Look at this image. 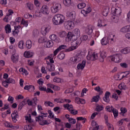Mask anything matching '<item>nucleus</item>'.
<instances>
[{"label":"nucleus","mask_w":130,"mask_h":130,"mask_svg":"<svg viewBox=\"0 0 130 130\" xmlns=\"http://www.w3.org/2000/svg\"><path fill=\"white\" fill-rule=\"evenodd\" d=\"M52 21L54 25H61L64 22V16L61 14L55 15Z\"/></svg>","instance_id":"obj_1"},{"label":"nucleus","mask_w":130,"mask_h":130,"mask_svg":"<svg viewBox=\"0 0 130 130\" xmlns=\"http://www.w3.org/2000/svg\"><path fill=\"white\" fill-rule=\"evenodd\" d=\"M61 10V5L59 3H54L52 7H51V11L53 14H56Z\"/></svg>","instance_id":"obj_2"},{"label":"nucleus","mask_w":130,"mask_h":130,"mask_svg":"<svg viewBox=\"0 0 130 130\" xmlns=\"http://www.w3.org/2000/svg\"><path fill=\"white\" fill-rule=\"evenodd\" d=\"M110 57L112 61L118 63V62H120L121 59H122V55H121V54H115Z\"/></svg>","instance_id":"obj_3"},{"label":"nucleus","mask_w":130,"mask_h":130,"mask_svg":"<svg viewBox=\"0 0 130 130\" xmlns=\"http://www.w3.org/2000/svg\"><path fill=\"white\" fill-rule=\"evenodd\" d=\"M36 121H39L40 122V125H48L49 123L47 122V120H44V115H39L38 117H36Z\"/></svg>","instance_id":"obj_4"},{"label":"nucleus","mask_w":130,"mask_h":130,"mask_svg":"<svg viewBox=\"0 0 130 130\" xmlns=\"http://www.w3.org/2000/svg\"><path fill=\"white\" fill-rule=\"evenodd\" d=\"M79 37L74 35L72 32H69L67 34V36L66 37L67 40L68 41H75L78 40L79 39Z\"/></svg>","instance_id":"obj_5"},{"label":"nucleus","mask_w":130,"mask_h":130,"mask_svg":"<svg viewBox=\"0 0 130 130\" xmlns=\"http://www.w3.org/2000/svg\"><path fill=\"white\" fill-rule=\"evenodd\" d=\"M80 42L78 41V40L76 41H72V42L71 43V45H72L71 47H70L68 49L66 50V52L68 51H73V50H75V49H77V45L79 44Z\"/></svg>","instance_id":"obj_6"},{"label":"nucleus","mask_w":130,"mask_h":130,"mask_svg":"<svg viewBox=\"0 0 130 130\" xmlns=\"http://www.w3.org/2000/svg\"><path fill=\"white\" fill-rule=\"evenodd\" d=\"M64 26L66 29H67V30H71V29H73V28H74V26H75V23H74V22H73V20L67 21L64 22Z\"/></svg>","instance_id":"obj_7"},{"label":"nucleus","mask_w":130,"mask_h":130,"mask_svg":"<svg viewBox=\"0 0 130 130\" xmlns=\"http://www.w3.org/2000/svg\"><path fill=\"white\" fill-rule=\"evenodd\" d=\"M111 95V93L109 91H106L105 94V96L103 98V100L106 103H109L110 102V99L109 96Z\"/></svg>","instance_id":"obj_8"},{"label":"nucleus","mask_w":130,"mask_h":130,"mask_svg":"<svg viewBox=\"0 0 130 130\" xmlns=\"http://www.w3.org/2000/svg\"><path fill=\"white\" fill-rule=\"evenodd\" d=\"M86 57L88 60H96V59H98V55L97 54L93 53L92 55H88Z\"/></svg>","instance_id":"obj_9"},{"label":"nucleus","mask_w":130,"mask_h":130,"mask_svg":"<svg viewBox=\"0 0 130 130\" xmlns=\"http://www.w3.org/2000/svg\"><path fill=\"white\" fill-rule=\"evenodd\" d=\"M41 12L44 15H48L49 14V10H48V7L46 5H44L41 8Z\"/></svg>","instance_id":"obj_10"},{"label":"nucleus","mask_w":130,"mask_h":130,"mask_svg":"<svg viewBox=\"0 0 130 130\" xmlns=\"http://www.w3.org/2000/svg\"><path fill=\"white\" fill-rule=\"evenodd\" d=\"M19 117V114H18V111H14V112L11 114V117L12 120L14 122H17V118Z\"/></svg>","instance_id":"obj_11"},{"label":"nucleus","mask_w":130,"mask_h":130,"mask_svg":"<svg viewBox=\"0 0 130 130\" xmlns=\"http://www.w3.org/2000/svg\"><path fill=\"white\" fill-rule=\"evenodd\" d=\"M113 15L115 17V16H117V17H119L121 15V10L119 8L115 9L114 12L112 13Z\"/></svg>","instance_id":"obj_12"},{"label":"nucleus","mask_w":130,"mask_h":130,"mask_svg":"<svg viewBox=\"0 0 130 130\" xmlns=\"http://www.w3.org/2000/svg\"><path fill=\"white\" fill-rule=\"evenodd\" d=\"M15 80L13 78H8L6 81L2 82V85H5V84H15Z\"/></svg>","instance_id":"obj_13"},{"label":"nucleus","mask_w":130,"mask_h":130,"mask_svg":"<svg viewBox=\"0 0 130 130\" xmlns=\"http://www.w3.org/2000/svg\"><path fill=\"white\" fill-rule=\"evenodd\" d=\"M86 60H83L81 63H79L77 65L78 70H84L85 67H86Z\"/></svg>","instance_id":"obj_14"},{"label":"nucleus","mask_w":130,"mask_h":130,"mask_svg":"<svg viewBox=\"0 0 130 130\" xmlns=\"http://www.w3.org/2000/svg\"><path fill=\"white\" fill-rule=\"evenodd\" d=\"M106 57V52L105 51H102L100 56V61L101 62H103L104 61V59H105Z\"/></svg>","instance_id":"obj_15"},{"label":"nucleus","mask_w":130,"mask_h":130,"mask_svg":"<svg viewBox=\"0 0 130 130\" xmlns=\"http://www.w3.org/2000/svg\"><path fill=\"white\" fill-rule=\"evenodd\" d=\"M8 12L9 13L7 15V16L3 19L4 21H5V22H6V23H8V22H9V17H10V16H11V15H13V14H14V11L9 9L8 10Z\"/></svg>","instance_id":"obj_16"},{"label":"nucleus","mask_w":130,"mask_h":130,"mask_svg":"<svg viewBox=\"0 0 130 130\" xmlns=\"http://www.w3.org/2000/svg\"><path fill=\"white\" fill-rule=\"evenodd\" d=\"M85 33L87 35H91L93 33V27H92V26H89L86 27Z\"/></svg>","instance_id":"obj_17"},{"label":"nucleus","mask_w":130,"mask_h":130,"mask_svg":"<svg viewBox=\"0 0 130 130\" xmlns=\"http://www.w3.org/2000/svg\"><path fill=\"white\" fill-rule=\"evenodd\" d=\"M69 18L72 21H75L76 19V12H75V11H72L71 12L69 13Z\"/></svg>","instance_id":"obj_18"},{"label":"nucleus","mask_w":130,"mask_h":130,"mask_svg":"<svg viewBox=\"0 0 130 130\" xmlns=\"http://www.w3.org/2000/svg\"><path fill=\"white\" fill-rule=\"evenodd\" d=\"M24 55L25 57H27V58L32 57V56L34 55V53L30 51H25L24 53Z\"/></svg>","instance_id":"obj_19"},{"label":"nucleus","mask_w":130,"mask_h":130,"mask_svg":"<svg viewBox=\"0 0 130 130\" xmlns=\"http://www.w3.org/2000/svg\"><path fill=\"white\" fill-rule=\"evenodd\" d=\"M108 38H110V36H108V38H104L102 40H101V43L102 45H107L108 44Z\"/></svg>","instance_id":"obj_20"},{"label":"nucleus","mask_w":130,"mask_h":130,"mask_svg":"<svg viewBox=\"0 0 130 130\" xmlns=\"http://www.w3.org/2000/svg\"><path fill=\"white\" fill-rule=\"evenodd\" d=\"M72 34L75 35V36H77V37L80 38V35H81V32L80 31V29L78 28L75 29L73 30Z\"/></svg>","instance_id":"obj_21"},{"label":"nucleus","mask_w":130,"mask_h":130,"mask_svg":"<svg viewBox=\"0 0 130 130\" xmlns=\"http://www.w3.org/2000/svg\"><path fill=\"white\" fill-rule=\"evenodd\" d=\"M108 12H109V8L105 7L102 12V15L105 17H107V15H108Z\"/></svg>","instance_id":"obj_22"},{"label":"nucleus","mask_w":130,"mask_h":130,"mask_svg":"<svg viewBox=\"0 0 130 130\" xmlns=\"http://www.w3.org/2000/svg\"><path fill=\"white\" fill-rule=\"evenodd\" d=\"M11 58L13 62H14V63H16V62H18L19 58L16 55H12L11 57Z\"/></svg>","instance_id":"obj_23"},{"label":"nucleus","mask_w":130,"mask_h":130,"mask_svg":"<svg viewBox=\"0 0 130 130\" xmlns=\"http://www.w3.org/2000/svg\"><path fill=\"white\" fill-rule=\"evenodd\" d=\"M5 29L7 34H8L9 33H11V32H12V28H11V25L10 24H7L5 26Z\"/></svg>","instance_id":"obj_24"},{"label":"nucleus","mask_w":130,"mask_h":130,"mask_svg":"<svg viewBox=\"0 0 130 130\" xmlns=\"http://www.w3.org/2000/svg\"><path fill=\"white\" fill-rule=\"evenodd\" d=\"M63 107L68 109L69 111H71V109H74V108L73 107V105H70L69 104H66L64 105Z\"/></svg>","instance_id":"obj_25"},{"label":"nucleus","mask_w":130,"mask_h":130,"mask_svg":"<svg viewBox=\"0 0 130 130\" xmlns=\"http://www.w3.org/2000/svg\"><path fill=\"white\" fill-rule=\"evenodd\" d=\"M47 68L49 72H53V71H54V65L53 64L49 63L47 66Z\"/></svg>","instance_id":"obj_26"},{"label":"nucleus","mask_w":130,"mask_h":130,"mask_svg":"<svg viewBox=\"0 0 130 130\" xmlns=\"http://www.w3.org/2000/svg\"><path fill=\"white\" fill-rule=\"evenodd\" d=\"M26 47L27 48H28V49H30L32 47V42L31 40H27L26 42Z\"/></svg>","instance_id":"obj_27"},{"label":"nucleus","mask_w":130,"mask_h":130,"mask_svg":"<svg viewBox=\"0 0 130 130\" xmlns=\"http://www.w3.org/2000/svg\"><path fill=\"white\" fill-rule=\"evenodd\" d=\"M59 36L61 38L66 37L68 36V34L66 31H61L58 34Z\"/></svg>","instance_id":"obj_28"},{"label":"nucleus","mask_w":130,"mask_h":130,"mask_svg":"<svg viewBox=\"0 0 130 130\" xmlns=\"http://www.w3.org/2000/svg\"><path fill=\"white\" fill-rule=\"evenodd\" d=\"M100 98V95H95L93 97L92 99L91 100V102H98V101H99V99Z\"/></svg>","instance_id":"obj_29"},{"label":"nucleus","mask_w":130,"mask_h":130,"mask_svg":"<svg viewBox=\"0 0 130 130\" xmlns=\"http://www.w3.org/2000/svg\"><path fill=\"white\" fill-rule=\"evenodd\" d=\"M47 32H48V27H45V28L41 29V34L44 36H45V35H46V33H47Z\"/></svg>","instance_id":"obj_30"},{"label":"nucleus","mask_w":130,"mask_h":130,"mask_svg":"<svg viewBox=\"0 0 130 130\" xmlns=\"http://www.w3.org/2000/svg\"><path fill=\"white\" fill-rule=\"evenodd\" d=\"M86 7V3H80L77 5V8L79 9L80 10H82V9H84V8H85Z\"/></svg>","instance_id":"obj_31"},{"label":"nucleus","mask_w":130,"mask_h":130,"mask_svg":"<svg viewBox=\"0 0 130 130\" xmlns=\"http://www.w3.org/2000/svg\"><path fill=\"white\" fill-rule=\"evenodd\" d=\"M53 42L52 41H49L46 43V46L48 48H50V47H52L53 46Z\"/></svg>","instance_id":"obj_32"},{"label":"nucleus","mask_w":130,"mask_h":130,"mask_svg":"<svg viewBox=\"0 0 130 130\" xmlns=\"http://www.w3.org/2000/svg\"><path fill=\"white\" fill-rule=\"evenodd\" d=\"M75 57H76V59H77V63L78 62H80V61H81V60L82 59V54H77L75 56Z\"/></svg>","instance_id":"obj_33"},{"label":"nucleus","mask_w":130,"mask_h":130,"mask_svg":"<svg viewBox=\"0 0 130 130\" xmlns=\"http://www.w3.org/2000/svg\"><path fill=\"white\" fill-rule=\"evenodd\" d=\"M112 112H113L114 117L116 118L118 116V111L116 109L113 108Z\"/></svg>","instance_id":"obj_34"},{"label":"nucleus","mask_w":130,"mask_h":130,"mask_svg":"<svg viewBox=\"0 0 130 130\" xmlns=\"http://www.w3.org/2000/svg\"><path fill=\"white\" fill-rule=\"evenodd\" d=\"M103 110V106L98 105L96 106L95 111H98V112H100V111Z\"/></svg>","instance_id":"obj_35"},{"label":"nucleus","mask_w":130,"mask_h":130,"mask_svg":"<svg viewBox=\"0 0 130 130\" xmlns=\"http://www.w3.org/2000/svg\"><path fill=\"white\" fill-rule=\"evenodd\" d=\"M38 34H39V31H38V30L37 29H35L32 31V35L34 36V37H37L38 36Z\"/></svg>","instance_id":"obj_36"},{"label":"nucleus","mask_w":130,"mask_h":130,"mask_svg":"<svg viewBox=\"0 0 130 130\" xmlns=\"http://www.w3.org/2000/svg\"><path fill=\"white\" fill-rule=\"evenodd\" d=\"M91 8L90 7H88L87 8H86V10H83L81 11V13H85V14H89V13H91Z\"/></svg>","instance_id":"obj_37"},{"label":"nucleus","mask_w":130,"mask_h":130,"mask_svg":"<svg viewBox=\"0 0 130 130\" xmlns=\"http://www.w3.org/2000/svg\"><path fill=\"white\" fill-rule=\"evenodd\" d=\"M68 121L70 123H71L72 124H75L77 122L76 119H74L73 118H69Z\"/></svg>","instance_id":"obj_38"},{"label":"nucleus","mask_w":130,"mask_h":130,"mask_svg":"<svg viewBox=\"0 0 130 130\" xmlns=\"http://www.w3.org/2000/svg\"><path fill=\"white\" fill-rule=\"evenodd\" d=\"M98 27H105L106 26V24H103V22H102V20H99L98 23Z\"/></svg>","instance_id":"obj_39"},{"label":"nucleus","mask_w":130,"mask_h":130,"mask_svg":"<svg viewBox=\"0 0 130 130\" xmlns=\"http://www.w3.org/2000/svg\"><path fill=\"white\" fill-rule=\"evenodd\" d=\"M45 105H46V104L48 105V106H50V107H53L54 106V104L51 102L50 101H46L44 103Z\"/></svg>","instance_id":"obj_40"},{"label":"nucleus","mask_w":130,"mask_h":130,"mask_svg":"<svg viewBox=\"0 0 130 130\" xmlns=\"http://www.w3.org/2000/svg\"><path fill=\"white\" fill-rule=\"evenodd\" d=\"M24 41H20L18 43V47L20 48V49H23L24 48Z\"/></svg>","instance_id":"obj_41"},{"label":"nucleus","mask_w":130,"mask_h":130,"mask_svg":"<svg viewBox=\"0 0 130 130\" xmlns=\"http://www.w3.org/2000/svg\"><path fill=\"white\" fill-rule=\"evenodd\" d=\"M64 53H60L57 56V58L59 59H63V58H64Z\"/></svg>","instance_id":"obj_42"},{"label":"nucleus","mask_w":130,"mask_h":130,"mask_svg":"<svg viewBox=\"0 0 130 130\" xmlns=\"http://www.w3.org/2000/svg\"><path fill=\"white\" fill-rule=\"evenodd\" d=\"M63 3L64 6L69 7L71 5V0H63Z\"/></svg>","instance_id":"obj_43"},{"label":"nucleus","mask_w":130,"mask_h":130,"mask_svg":"<svg viewBox=\"0 0 130 130\" xmlns=\"http://www.w3.org/2000/svg\"><path fill=\"white\" fill-rule=\"evenodd\" d=\"M28 116H28L25 117L26 120H27L29 123H30L31 122H33V120H32V119L31 118V114H29Z\"/></svg>","instance_id":"obj_44"},{"label":"nucleus","mask_w":130,"mask_h":130,"mask_svg":"<svg viewBox=\"0 0 130 130\" xmlns=\"http://www.w3.org/2000/svg\"><path fill=\"white\" fill-rule=\"evenodd\" d=\"M21 24H22V25H24V26L25 27H27L28 26V21L25 20V19H24V18H23L22 19Z\"/></svg>","instance_id":"obj_45"},{"label":"nucleus","mask_w":130,"mask_h":130,"mask_svg":"<svg viewBox=\"0 0 130 130\" xmlns=\"http://www.w3.org/2000/svg\"><path fill=\"white\" fill-rule=\"evenodd\" d=\"M24 106H25V105L23 104V103H20L18 107V111H20V110H22V108H23Z\"/></svg>","instance_id":"obj_46"},{"label":"nucleus","mask_w":130,"mask_h":130,"mask_svg":"<svg viewBox=\"0 0 130 130\" xmlns=\"http://www.w3.org/2000/svg\"><path fill=\"white\" fill-rule=\"evenodd\" d=\"M106 109H107V111H109V112H112L113 107L108 106L106 107Z\"/></svg>","instance_id":"obj_47"},{"label":"nucleus","mask_w":130,"mask_h":130,"mask_svg":"<svg viewBox=\"0 0 130 130\" xmlns=\"http://www.w3.org/2000/svg\"><path fill=\"white\" fill-rule=\"evenodd\" d=\"M71 61H72L74 63H78V62L77 61L78 59L76 58V56L74 57H72V58H70Z\"/></svg>","instance_id":"obj_48"},{"label":"nucleus","mask_w":130,"mask_h":130,"mask_svg":"<svg viewBox=\"0 0 130 130\" xmlns=\"http://www.w3.org/2000/svg\"><path fill=\"white\" fill-rule=\"evenodd\" d=\"M50 38L52 41H55L56 40V35H52L50 36Z\"/></svg>","instance_id":"obj_49"},{"label":"nucleus","mask_w":130,"mask_h":130,"mask_svg":"<svg viewBox=\"0 0 130 130\" xmlns=\"http://www.w3.org/2000/svg\"><path fill=\"white\" fill-rule=\"evenodd\" d=\"M53 82L55 83H60V82H61V79L59 78L55 77L53 79Z\"/></svg>","instance_id":"obj_50"},{"label":"nucleus","mask_w":130,"mask_h":130,"mask_svg":"<svg viewBox=\"0 0 130 130\" xmlns=\"http://www.w3.org/2000/svg\"><path fill=\"white\" fill-rule=\"evenodd\" d=\"M66 48H67V46L64 45H61L59 46L58 48H57L59 51H60V50H62V49H66Z\"/></svg>","instance_id":"obj_51"},{"label":"nucleus","mask_w":130,"mask_h":130,"mask_svg":"<svg viewBox=\"0 0 130 130\" xmlns=\"http://www.w3.org/2000/svg\"><path fill=\"white\" fill-rule=\"evenodd\" d=\"M88 91V89L87 88H84L81 92V97H84V96H85V93H86V92H87Z\"/></svg>","instance_id":"obj_52"},{"label":"nucleus","mask_w":130,"mask_h":130,"mask_svg":"<svg viewBox=\"0 0 130 130\" xmlns=\"http://www.w3.org/2000/svg\"><path fill=\"white\" fill-rule=\"evenodd\" d=\"M35 90V87L33 85H29L28 91L29 92H32V91H34Z\"/></svg>","instance_id":"obj_53"},{"label":"nucleus","mask_w":130,"mask_h":130,"mask_svg":"<svg viewBox=\"0 0 130 130\" xmlns=\"http://www.w3.org/2000/svg\"><path fill=\"white\" fill-rule=\"evenodd\" d=\"M71 113L73 114V115H76L78 114V111L74 109H71Z\"/></svg>","instance_id":"obj_54"},{"label":"nucleus","mask_w":130,"mask_h":130,"mask_svg":"<svg viewBox=\"0 0 130 130\" xmlns=\"http://www.w3.org/2000/svg\"><path fill=\"white\" fill-rule=\"evenodd\" d=\"M28 102H29V99H28V98H27L25 99L20 103H22V104H24V105H26V104H27V103H28Z\"/></svg>","instance_id":"obj_55"},{"label":"nucleus","mask_w":130,"mask_h":130,"mask_svg":"<svg viewBox=\"0 0 130 130\" xmlns=\"http://www.w3.org/2000/svg\"><path fill=\"white\" fill-rule=\"evenodd\" d=\"M27 127H28V129H29V130H31V129H32V128H33L32 127V126H31V125H29V124H28L27 125H26V126H24V129L25 130H28Z\"/></svg>","instance_id":"obj_56"},{"label":"nucleus","mask_w":130,"mask_h":130,"mask_svg":"<svg viewBox=\"0 0 130 130\" xmlns=\"http://www.w3.org/2000/svg\"><path fill=\"white\" fill-rule=\"evenodd\" d=\"M76 125V128L77 129H80L81 127H82V125H81V123L78 122V121H77Z\"/></svg>","instance_id":"obj_57"},{"label":"nucleus","mask_w":130,"mask_h":130,"mask_svg":"<svg viewBox=\"0 0 130 130\" xmlns=\"http://www.w3.org/2000/svg\"><path fill=\"white\" fill-rule=\"evenodd\" d=\"M19 33V30H15L12 31V35L13 36H16V35H18Z\"/></svg>","instance_id":"obj_58"},{"label":"nucleus","mask_w":130,"mask_h":130,"mask_svg":"<svg viewBox=\"0 0 130 130\" xmlns=\"http://www.w3.org/2000/svg\"><path fill=\"white\" fill-rule=\"evenodd\" d=\"M120 66L124 69H126V68H127V64H126V63H121Z\"/></svg>","instance_id":"obj_59"},{"label":"nucleus","mask_w":130,"mask_h":130,"mask_svg":"<svg viewBox=\"0 0 130 130\" xmlns=\"http://www.w3.org/2000/svg\"><path fill=\"white\" fill-rule=\"evenodd\" d=\"M121 32H122L123 33H126L127 32V29L126 28V26H125L124 27L120 29Z\"/></svg>","instance_id":"obj_60"},{"label":"nucleus","mask_w":130,"mask_h":130,"mask_svg":"<svg viewBox=\"0 0 130 130\" xmlns=\"http://www.w3.org/2000/svg\"><path fill=\"white\" fill-rule=\"evenodd\" d=\"M64 124H65L66 127H67V128H71V127L72 126V125L71 124V123L69 122L64 123Z\"/></svg>","instance_id":"obj_61"},{"label":"nucleus","mask_w":130,"mask_h":130,"mask_svg":"<svg viewBox=\"0 0 130 130\" xmlns=\"http://www.w3.org/2000/svg\"><path fill=\"white\" fill-rule=\"evenodd\" d=\"M88 36L87 35H84L82 36V40L86 41V40H88Z\"/></svg>","instance_id":"obj_62"},{"label":"nucleus","mask_w":130,"mask_h":130,"mask_svg":"<svg viewBox=\"0 0 130 130\" xmlns=\"http://www.w3.org/2000/svg\"><path fill=\"white\" fill-rule=\"evenodd\" d=\"M42 78H40L38 80V83L39 84V85H43V83H44L43 82V81H42Z\"/></svg>","instance_id":"obj_63"},{"label":"nucleus","mask_w":130,"mask_h":130,"mask_svg":"<svg viewBox=\"0 0 130 130\" xmlns=\"http://www.w3.org/2000/svg\"><path fill=\"white\" fill-rule=\"evenodd\" d=\"M34 3L36 7H39L40 6V3L38 2V0H35Z\"/></svg>","instance_id":"obj_64"}]
</instances>
